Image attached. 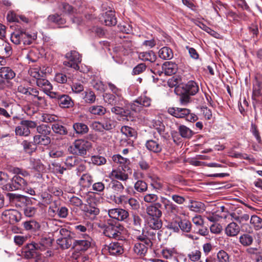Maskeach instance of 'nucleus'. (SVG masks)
Returning <instances> with one entry per match:
<instances>
[{"mask_svg":"<svg viewBox=\"0 0 262 262\" xmlns=\"http://www.w3.org/2000/svg\"><path fill=\"white\" fill-rule=\"evenodd\" d=\"M98 226L103 229V233L106 237L117 240H122L124 238L122 232L124 228L116 220L105 219L104 223L99 224Z\"/></svg>","mask_w":262,"mask_h":262,"instance_id":"nucleus-1","label":"nucleus"},{"mask_svg":"<svg viewBox=\"0 0 262 262\" xmlns=\"http://www.w3.org/2000/svg\"><path fill=\"white\" fill-rule=\"evenodd\" d=\"M12 171L15 175L12 178L11 182L6 186V189L9 191L25 189L27 185V178L30 174L27 170L18 167H14Z\"/></svg>","mask_w":262,"mask_h":262,"instance_id":"nucleus-2","label":"nucleus"},{"mask_svg":"<svg viewBox=\"0 0 262 262\" xmlns=\"http://www.w3.org/2000/svg\"><path fill=\"white\" fill-rule=\"evenodd\" d=\"M199 90L198 84L193 80H190L186 84L179 85L175 89L177 95L180 96V102L182 105L188 103L190 100V96L195 95Z\"/></svg>","mask_w":262,"mask_h":262,"instance_id":"nucleus-3","label":"nucleus"},{"mask_svg":"<svg viewBox=\"0 0 262 262\" xmlns=\"http://www.w3.org/2000/svg\"><path fill=\"white\" fill-rule=\"evenodd\" d=\"M168 113L177 118H184L186 120L190 122H194L198 119L197 116L194 114L191 113L190 110L185 108L169 107Z\"/></svg>","mask_w":262,"mask_h":262,"instance_id":"nucleus-4","label":"nucleus"},{"mask_svg":"<svg viewBox=\"0 0 262 262\" xmlns=\"http://www.w3.org/2000/svg\"><path fill=\"white\" fill-rule=\"evenodd\" d=\"M60 237L57 241V244L62 249H67L73 247L74 239L72 233L66 228H60L59 230Z\"/></svg>","mask_w":262,"mask_h":262,"instance_id":"nucleus-5","label":"nucleus"},{"mask_svg":"<svg viewBox=\"0 0 262 262\" xmlns=\"http://www.w3.org/2000/svg\"><path fill=\"white\" fill-rule=\"evenodd\" d=\"M137 238L141 242L135 244L134 250L138 255L140 256H144L147 251L148 247L152 246V242L150 241L149 238H146L144 236L143 234V231H142L141 235L137 236Z\"/></svg>","mask_w":262,"mask_h":262,"instance_id":"nucleus-6","label":"nucleus"},{"mask_svg":"<svg viewBox=\"0 0 262 262\" xmlns=\"http://www.w3.org/2000/svg\"><path fill=\"white\" fill-rule=\"evenodd\" d=\"M92 143L85 140H76L73 144V153L75 155L84 156L87 151L92 148Z\"/></svg>","mask_w":262,"mask_h":262,"instance_id":"nucleus-7","label":"nucleus"},{"mask_svg":"<svg viewBox=\"0 0 262 262\" xmlns=\"http://www.w3.org/2000/svg\"><path fill=\"white\" fill-rule=\"evenodd\" d=\"M67 60L63 61V65L74 70H78V64L81 62V59L79 54L76 51H71L67 53L65 56Z\"/></svg>","mask_w":262,"mask_h":262,"instance_id":"nucleus-8","label":"nucleus"},{"mask_svg":"<svg viewBox=\"0 0 262 262\" xmlns=\"http://www.w3.org/2000/svg\"><path fill=\"white\" fill-rule=\"evenodd\" d=\"M44 241L42 240L40 244H30L27 245L23 252V256L27 259L32 258L37 255L36 250H44L45 247Z\"/></svg>","mask_w":262,"mask_h":262,"instance_id":"nucleus-9","label":"nucleus"},{"mask_svg":"<svg viewBox=\"0 0 262 262\" xmlns=\"http://www.w3.org/2000/svg\"><path fill=\"white\" fill-rule=\"evenodd\" d=\"M109 219L119 221H126L129 217L127 210L122 208H113L108 210Z\"/></svg>","mask_w":262,"mask_h":262,"instance_id":"nucleus-10","label":"nucleus"},{"mask_svg":"<svg viewBox=\"0 0 262 262\" xmlns=\"http://www.w3.org/2000/svg\"><path fill=\"white\" fill-rule=\"evenodd\" d=\"M151 101L150 98L144 95L141 96L130 104V107L136 112H140L143 106L149 107L151 104Z\"/></svg>","mask_w":262,"mask_h":262,"instance_id":"nucleus-11","label":"nucleus"},{"mask_svg":"<svg viewBox=\"0 0 262 262\" xmlns=\"http://www.w3.org/2000/svg\"><path fill=\"white\" fill-rule=\"evenodd\" d=\"M2 218L5 222L13 224L20 221L21 214L15 209H8L3 212Z\"/></svg>","mask_w":262,"mask_h":262,"instance_id":"nucleus-12","label":"nucleus"},{"mask_svg":"<svg viewBox=\"0 0 262 262\" xmlns=\"http://www.w3.org/2000/svg\"><path fill=\"white\" fill-rule=\"evenodd\" d=\"M162 204L157 202L146 207L145 211L148 217H161L162 215Z\"/></svg>","mask_w":262,"mask_h":262,"instance_id":"nucleus-13","label":"nucleus"},{"mask_svg":"<svg viewBox=\"0 0 262 262\" xmlns=\"http://www.w3.org/2000/svg\"><path fill=\"white\" fill-rule=\"evenodd\" d=\"M103 99L105 102L111 105H126V101L123 99L122 96H117L110 93H105L103 95Z\"/></svg>","mask_w":262,"mask_h":262,"instance_id":"nucleus-14","label":"nucleus"},{"mask_svg":"<svg viewBox=\"0 0 262 262\" xmlns=\"http://www.w3.org/2000/svg\"><path fill=\"white\" fill-rule=\"evenodd\" d=\"M107 251L110 255L118 256L124 253L122 245L119 242H112L108 245H105L103 249Z\"/></svg>","mask_w":262,"mask_h":262,"instance_id":"nucleus-15","label":"nucleus"},{"mask_svg":"<svg viewBox=\"0 0 262 262\" xmlns=\"http://www.w3.org/2000/svg\"><path fill=\"white\" fill-rule=\"evenodd\" d=\"M145 146L149 151L158 154L162 151L163 145L159 139L155 137L154 139L147 140Z\"/></svg>","mask_w":262,"mask_h":262,"instance_id":"nucleus-16","label":"nucleus"},{"mask_svg":"<svg viewBox=\"0 0 262 262\" xmlns=\"http://www.w3.org/2000/svg\"><path fill=\"white\" fill-rule=\"evenodd\" d=\"M161 204L164 205L166 212L170 215H177L179 212V207L165 198H161Z\"/></svg>","mask_w":262,"mask_h":262,"instance_id":"nucleus-17","label":"nucleus"},{"mask_svg":"<svg viewBox=\"0 0 262 262\" xmlns=\"http://www.w3.org/2000/svg\"><path fill=\"white\" fill-rule=\"evenodd\" d=\"M88 236L87 239L75 240L74 239L72 248L76 251H85L91 246L90 237Z\"/></svg>","mask_w":262,"mask_h":262,"instance_id":"nucleus-18","label":"nucleus"},{"mask_svg":"<svg viewBox=\"0 0 262 262\" xmlns=\"http://www.w3.org/2000/svg\"><path fill=\"white\" fill-rule=\"evenodd\" d=\"M100 19L106 26H115L117 24V19L115 17L114 12L113 11L106 12L101 15Z\"/></svg>","mask_w":262,"mask_h":262,"instance_id":"nucleus-19","label":"nucleus"},{"mask_svg":"<svg viewBox=\"0 0 262 262\" xmlns=\"http://www.w3.org/2000/svg\"><path fill=\"white\" fill-rule=\"evenodd\" d=\"M206 262H229V256L224 250H220L216 256L208 257L206 259Z\"/></svg>","mask_w":262,"mask_h":262,"instance_id":"nucleus-20","label":"nucleus"},{"mask_svg":"<svg viewBox=\"0 0 262 262\" xmlns=\"http://www.w3.org/2000/svg\"><path fill=\"white\" fill-rule=\"evenodd\" d=\"M16 74L10 67H4L0 68V77L9 82L15 77Z\"/></svg>","mask_w":262,"mask_h":262,"instance_id":"nucleus-21","label":"nucleus"},{"mask_svg":"<svg viewBox=\"0 0 262 262\" xmlns=\"http://www.w3.org/2000/svg\"><path fill=\"white\" fill-rule=\"evenodd\" d=\"M112 159L115 163L120 165L119 166L121 167L123 171L129 169L130 162L129 159L124 158L120 155L113 156Z\"/></svg>","mask_w":262,"mask_h":262,"instance_id":"nucleus-22","label":"nucleus"},{"mask_svg":"<svg viewBox=\"0 0 262 262\" xmlns=\"http://www.w3.org/2000/svg\"><path fill=\"white\" fill-rule=\"evenodd\" d=\"M239 212H241V210H237L230 214V216L232 219L237 221L240 225V226L247 223L249 220V215L247 213L241 214Z\"/></svg>","mask_w":262,"mask_h":262,"instance_id":"nucleus-23","label":"nucleus"},{"mask_svg":"<svg viewBox=\"0 0 262 262\" xmlns=\"http://www.w3.org/2000/svg\"><path fill=\"white\" fill-rule=\"evenodd\" d=\"M262 96V81L256 78L253 83L252 99L256 101Z\"/></svg>","mask_w":262,"mask_h":262,"instance_id":"nucleus-24","label":"nucleus"},{"mask_svg":"<svg viewBox=\"0 0 262 262\" xmlns=\"http://www.w3.org/2000/svg\"><path fill=\"white\" fill-rule=\"evenodd\" d=\"M240 231V227L235 222H231L228 224L225 229V234L230 237L236 236Z\"/></svg>","mask_w":262,"mask_h":262,"instance_id":"nucleus-25","label":"nucleus"},{"mask_svg":"<svg viewBox=\"0 0 262 262\" xmlns=\"http://www.w3.org/2000/svg\"><path fill=\"white\" fill-rule=\"evenodd\" d=\"M162 70L164 71L165 75H172L177 72L178 66L171 61H166L163 64Z\"/></svg>","mask_w":262,"mask_h":262,"instance_id":"nucleus-26","label":"nucleus"},{"mask_svg":"<svg viewBox=\"0 0 262 262\" xmlns=\"http://www.w3.org/2000/svg\"><path fill=\"white\" fill-rule=\"evenodd\" d=\"M58 103L59 106L62 108H70L74 105L73 101L71 98L66 94H61L58 100Z\"/></svg>","mask_w":262,"mask_h":262,"instance_id":"nucleus-27","label":"nucleus"},{"mask_svg":"<svg viewBox=\"0 0 262 262\" xmlns=\"http://www.w3.org/2000/svg\"><path fill=\"white\" fill-rule=\"evenodd\" d=\"M125 171L120 168L113 169L111 173V176L115 179V180L125 181L128 179V174L126 173Z\"/></svg>","mask_w":262,"mask_h":262,"instance_id":"nucleus-28","label":"nucleus"},{"mask_svg":"<svg viewBox=\"0 0 262 262\" xmlns=\"http://www.w3.org/2000/svg\"><path fill=\"white\" fill-rule=\"evenodd\" d=\"M147 225L151 229L158 230L162 226V222L161 217H148Z\"/></svg>","mask_w":262,"mask_h":262,"instance_id":"nucleus-29","label":"nucleus"},{"mask_svg":"<svg viewBox=\"0 0 262 262\" xmlns=\"http://www.w3.org/2000/svg\"><path fill=\"white\" fill-rule=\"evenodd\" d=\"M109 187L112 191L117 194L121 193L124 189L123 184L117 180H112L109 184Z\"/></svg>","mask_w":262,"mask_h":262,"instance_id":"nucleus-30","label":"nucleus"},{"mask_svg":"<svg viewBox=\"0 0 262 262\" xmlns=\"http://www.w3.org/2000/svg\"><path fill=\"white\" fill-rule=\"evenodd\" d=\"M159 56L161 59L168 60L173 56L172 50L168 47H164L159 51Z\"/></svg>","mask_w":262,"mask_h":262,"instance_id":"nucleus-31","label":"nucleus"},{"mask_svg":"<svg viewBox=\"0 0 262 262\" xmlns=\"http://www.w3.org/2000/svg\"><path fill=\"white\" fill-rule=\"evenodd\" d=\"M33 142L35 145H47L50 143L51 139L48 135H37L34 136Z\"/></svg>","mask_w":262,"mask_h":262,"instance_id":"nucleus-32","label":"nucleus"},{"mask_svg":"<svg viewBox=\"0 0 262 262\" xmlns=\"http://www.w3.org/2000/svg\"><path fill=\"white\" fill-rule=\"evenodd\" d=\"M37 85L44 92H48L52 89V85L47 79L40 78L36 80Z\"/></svg>","mask_w":262,"mask_h":262,"instance_id":"nucleus-33","label":"nucleus"},{"mask_svg":"<svg viewBox=\"0 0 262 262\" xmlns=\"http://www.w3.org/2000/svg\"><path fill=\"white\" fill-rule=\"evenodd\" d=\"M180 136L184 138L190 139L194 135V132L184 125H180L178 127Z\"/></svg>","mask_w":262,"mask_h":262,"instance_id":"nucleus-34","label":"nucleus"},{"mask_svg":"<svg viewBox=\"0 0 262 262\" xmlns=\"http://www.w3.org/2000/svg\"><path fill=\"white\" fill-rule=\"evenodd\" d=\"M83 210L86 215L89 216L92 218H94L100 212L99 208L92 205H85Z\"/></svg>","mask_w":262,"mask_h":262,"instance_id":"nucleus-35","label":"nucleus"},{"mask_svg":"<svg viewBox=\"0 0 262 262\" xmlns=\"http://www.w3.org/2000/svg\"><path fill=\"white\" fill-rule=\"evenodd\" d=\"M103 130H110L115 127L116 121L108 117H104L101 120Z\"/></svg>","mask_w":262,"mask_h":262,"instance_id":"nucleus-36","label":"nucleus"},{"mask_svg":"<svg viewBox=\"0 0 262 262\" xmlns=\"http://www.w3.org/2000/svg\"><path fill=\"white\" fill-rule=\"evenodd\" d=\"M139 58L143 61H147L151 62H155L157 59L156 55L151 51L140 53L139 54Z\"/></svg>","mask_w":262,"mask_h":262,"instance_id":"nucleus-37","label":"nucleus"},{"mask_svg":"<svg viewBox=\"0 0 262 262\" xmlns=\"http://www.w3.org/2000/svg\"><path fill=\"white\" fill-rule=\"evenodd\" d=\"M93 182L92 176L89 173L82 175L79 180V184L83 187H89Z\"/></svg>","mask_w":262,"mask_h":262,"instance_id":"nucleus-38","label":"nucleus"},{"mask_svg":"<svg viewBox=\"0 0 262 262\" xmlns=\"http://www.w3.org/2000/svg\"><path fill=\"white\" fill-rule=\"evenodd\" d=\"M74 130L76 133L80 135H84L88 133V126L82 123H75L73 125Z\"/></svg>","mask_w":262,"mask_h":262,"instance_id":"nucleus-39","label":"nucleus"},{"mask_svg":"<svg viewBox=\"0 0 262 262\" xmlns=\"http://www.w3.org/2000/svg\"><path fill=\"white\" fill-rule=\"evenodd\" d=\"M23 33L22 30L15 31L12 33L11 36V40L15 45H19L21 43L22 37L26 36V35Z\"/></svg>","mask_w":262,"mask_h":262,"instance_id":"nucleus-40","label":"nucleus"},{"mask_svg":"<svg viewBox=\"0 0 262 262\" xmlns=\"http://www.w3.org/2000/svg\"><path fill=\"white\" fill-rule=\"evenodd\" d=\"M129 196L124 194L119 195H114L113 201L117 205H123L124 207H127V203L129 201Z\"/></svg>","mask_w":262,"mask_h":262,"instance_id":"nucleus-41","label":"nucleus"},{"mask_svg":"<svg viewBox=\"0 0 262 262\" xmlns=\"http://www.w3.org/2000/svg\"><path fill=\"white\" fill-rule=\"evenodd\" d=\"M250 223L255 230H258L262 228V219L256 215L251 216Z\"/></svg>","mask_w":262,"mask_h":262,"instance_id":"nucleus-42","label":"nucleus"},{"mask_svg":"<svg viewBox=\"0 0 262 262\" xmlns=\"http://www.w3.org/2000/svg\"><path fill=\"white\" fill-rule=\"evenodd\" d=\"M239 241L243 246H249L252 244L253 237L252 235L245 233L240 236Z\"/></svg>","mask_w":262,"mask_h":262,"instance_id":"nucleus-43","label":"nucleus"},{"mask_svg":"<svg viewBox=\"0 0 262 262\" xmlns=\"http://www.w3.org/2000/svg\"><path fill=\"white\" fill-rule=\"evenodd\" d=\"M201 255V251L199 249L194 248L187 254V257L191 261L197 262L200 260Z\"/></svg>","mask_w":262,"mask_h":262,"instance_id":"nucleus-44","label":"nucleus"},{"mask_svg":"<svg viewBox=\"0 0 262 262\" xmlns=\"http://www.w3.org/2000/svg\"><path fill=\"white\" fill-rule=\"evenodd\" d=\"M106 163V159L105 157L100 155L92 156L91 157L90 163L97 166L104 165Z\"/></svg>","mask_w":262,"mask_h":262,"instance_id":"nucleus-45","label":"nucleus"},{"mask_svg":"<svg viewBox=\"0 0 262 262\" xmlns=\"http://www.w3.org/2000/svg\"><path fill=\"white\" fill-rule=\"evenodd\" d=\"M89 112L93 115H103L106 113V109L101 105H93L89 107Z\"/></svg>","mask_w":262,"mask_h":262,"instance_id":"nucleus-46","label":"nucleus"},{"mask_svg":"<svg viewBox=\"0 0 262 262\" xmlns=\"http://www.w3.org/2000/svg\"><path fill=\"white\" fill-rule=\"evenodd\" d=\"M29 72L31 76L36 79V80L43 77L45 75V73L38 67L30 69Z\"/></svg>","mask_w":262,"mask_h":262,"instance_id":"nucleus-47","label":"nucleus"},{"mask_svg":"<svg viewBox=\"0 0 262 262\" xmlns=\"http://www.w3.org/2000/svg\"><path fill=\"white\" fill-rule=\"evenodd\" d=\"M23 224L24 227L27 230L35 231L40 228L39 224L34 220L25 222Z\"/></svg>","mask_w":262,"mask_h":262,"instance_id":"nucleus-48","label":"nucleus"},{"mask_svg":"<svg viewBox=\"0 0 262 262\" xmlns=\"http://www.w3.org/2000/svg\"><path fill=\"white\" fill-rule=\"evenodd\" d=\"M52 128L54 133L61 135H67L68 134L67 128L64 126L57 123H54L52 125Z\"/></svg>","mask_w":262,"mask_h":262,"instance_id":"nucleus-49","label":"nucleus"},{"mask_svg":"<svg viewBox=\"0 0 262 262\" xmlns=\"http://www.w3.org/2000/svg\"><path fill=\"white\" fill-rule=\"evenodd\" d=\"M15 134L19 136H28L30 134V130L23 125H20L16 127Z\"/></svg>","mask_w":262,"mask_h":262,"instance_id":"nucleus-50","label":"nucleus"},{"mask_svg":"<svg viewBox=\"0 0 262 262\" xmlns=\"http://www.w3.org/2000/svg\"><path fill=\"white\" fill-rule=\"evenodd\" d=\"M180 228L183 232H189L191 229V224L190 221L187 220H181L179 223Z\"/></svg>","mask_w":262,"mask_h":262,"instance_id":"nucleus-51","label":"nucleus"},{"mask_svg":"<svg viewBox=\"0 0 262 262\" xmlns=\"http://www.w3.org/2000/svg\"><path fill=\"white\" fill-rule=\"evenodd\" d=\"M30 165L33 169L38 171H42L44 169V166L39 159H31Z\"/></svg>","mask_w":262,"mask_h":262,"instance_id":"nucleus-52","label":"nucleus"},{"mask_svg":"<svg viewBox=\"0 0 262 262\" xmlns=\"http://www.w3.org/2000/svg\"><path fill=\"white\" fill-rule=\"evenodd\" d=\"M40 120L44 122L50 123L58 120V117L53 114H42Z\"/></svg>","mask_w":262,"mask_h":262,"instance_id":"nucleus-53","label":"nucleus"},{"mask_svg":"<svg viewBox=\"0 0 262 262\" xmlns=\"http://www.w3.org/2000/svg\"><path fill=\"white\" fill-rule=\"evenodd\" d=\"M79 160L75 156H69L67 157L65 161V164L68 168H71L78 164Z\"/></svg>","mask_w":262,"mask_h":262,"instance_id":"nucleus-54","label":"nucleus"},{"mask_svg":"<svg viewBox=\"0 0 262 262\" xmlns=\"http://www.w3.org/2000/svg\"><path fill=\"white\" fill-rule=\"evenodd\" d=\"M152 125L160 135L163 136L165 131V126L161 121L154 120Z\"/></svg>","mask_w":262,"mask_h":262,"instance_id":"nucleus-55","label":"nucleus"},{"mask_svg":"<svg viewBox=\"0 0 262 262\" xmlns=\"http://www.w3.org/2000/svg\"><path fill=\"white\" fill-rule=\"evenodd\" d=\"M26 35V36L22 37L21 42L23 43L24 45H30L32 43V41L35 40L36 38V36L35 35L29 34V33L24 31L23 30V33Z\"/></svg>","mask_w":262,"mask_h":262,"instance_id":"nucleus-56","label":"nucleus"},{"mask_svg":"<svg viewBox=\"0 0 262 262\" xmlns=\"http://www.w3.org/2000/svg\"><path fill=\"white\" fill-rule=\"evenodd\" d=\"M48 19L50 21L55 23L58 25H62L66 23L65 19L56 14L50 15Z\"/></svg>","mask_w":262,"mask_h":262,"instance_id":"nucleus-57","label":"nucleus"},{"mask_svg":"<svg viewBox=\"0 0 262 262\" xmlns=\"http://www.w3.org/2000/svg\"><path fill=\"white\" fill-rule=\"evenodd\" d=\"M135 190L139 192H143L147 190V185L143 181H138L134 185Z\"/></svg>","mask_w":262,"mask_h":262,"instance_id":"nucleus-58","label":"nucleus"},{"mask_svg":"<svg viewBox=\"0 0 262 262\" xmlns=\"http://www.w3.org/2000/svg\"><path fill=\"white\" fill-rule=\"evenodd\" d=\"M85 95L83 97L84 101L86 103H93L96 100L95 93L92 91H88L84 92Z\"/></svg>","mask_w":262,"mask_h":262,"instance_id":"nucleus-59","label":"nucleus"},{"mask_svg":"<svg viewBox=\"0 0 262 262\" xmlns=\"http://www.w3.org/2000/svg\"><path fill=\"white\" fill-rule=\"evenodd\" d=\"M128 200L127 205H129L130 209L134 210H138L140 208V203L136 199L130 197Z\"/></svg>","mask_w":262,"mask_h":262,"instance_id":"nucleus-60","label":"nucleus"},{"mask_svg":"<svg viewBox=\"0 0 262 262\" xmlns=\"http://www.w3.org/2000/svg\"><path fill=\"white\" fill-rule=\"evenodd\" d=\"M37 132L40 135H49L50 133L49 126L45 124H41L36 126Z\"/></svg>","mask_w":262,"mask_h":262,"instance_id":"nucleus-61","label":"nucleus"},{"mask_svg":"<svg viewBox=\"0 0 262 262\" xmlns=\"http://www.w3.org/2000/svg\"><path fill=\"white\" fill-rule=\"evenodd\" d=\"M22 145L25 151L28 153H32L35 149L34 145L32 142H28L27 140H25L22 142Z\"/></svg>","mask_w":262,"mask_h":262,"instance_id":"nucleus-62","label":"nucleus"},{"mask_svg":"<svg viewBox=\"0 0 262 262\" xmlns=\"http://www.w3.org/2000/svg\"><path fill=\"white\" fill-rule=\"evenodd\" d=\"M121 132L127 137H133L135 134L134 129L128 126H122L121 128Z\"/></svg>","mask_w":262,"mask_h":262,"instance_id":"nucleus-63","label":"nucleus"},{"mask_svg":"<svg viewBox=\"0 0 262 262\" xmlns=\"http://www.w3.org/2000/svg\"><path fill=\"white\" fill-rule=\"evenodd\" d=\"M203 204L200 202L194 201L189 206L190 210L194 212L200 211L203 207Z\"/></svg>","mask_w":262,"mask_h":262,"instance_id":"nucleus-64","label":"nucleus"}]
</instances>
